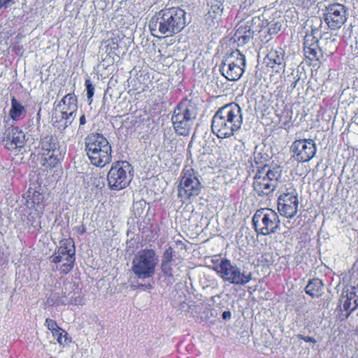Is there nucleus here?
<instances>
[{
    "mask_svg": "<svg viewBox=\"0 0 358 358\" xmlns=\"http://www.w3.org/2000/svg\"><path fill=\"white\" fill-rule=\"evenodd\" d=\"M231 317V313L229 311H224L222 313V318L226 320L227 318H229Z\"/></svg>",
    "mask_w": 358,
    "mask_h": 358,
    "instance_id": "41",
    "label": "nucleus"
},
{
    "mask_svg": "<svg viewBox=\"0 0 358 358\" xmlns=\"http://www.w3.org/2000/svg\"><path fill=\"white\" fill-rule=\"evenodd\" d=\"M134 176V168L127 161H116L107 173L108 186L110 189L120 191L128 187Z\"/></svg>",
    "mask_w": 358,
    "mask_h": 358,
    "instance_id": "10",
    "label": "nucleus"
},
{
    "mask_svg": "<svg viewBox=\"0 0 358 358\" xmlns=\"http://www.w3.org/2000/svg\"><path fill=\"white\" fill-rule=\"evenodd\" d=\"M321 4H322L321 3H317V6L319 7V8H321Z\"/></svg>",
    "mask_w": 358,
    "mask_h": 358,
    "instance_id": "45",
    "label": "nucleus"
},
{
    "mask_svg": "<svg viewBox=\"0 0 358 358\" xmlns=\"http://www.w3.org/2000/svg\"><path fill=\"white\" fill-rule=\"evenodd\" d=\"M260 23V17H254L250 20L241 21L237 25L234 38L239 46L245 45L252 40Z\"/></svg>",
    "mask_w": 358,
    "mask_h": 358,
    "instance_id": "16",
    "label": "nucleus"
},
{
    "mask_svg": "<svg viewBox=\"0 0 358 358\" xmlns=\"http://www.w3.org/2000/svg\"><path fill=\"white\" fill-rule=\"evenodd\" d=\"M85 150L91 164L96 167H104L112 161L111 145L103 134H89L85 139Z\"/></svg>",
    "mask_w": 358,
    "mask_h": 358,
    "instance_id": "3",
    "label": "nucleus"
},
{
    "mask_svg": "<svg viewBox=\"0 0 358 358\" xmlns=\"http://www.w3.org/2000/svg\"><path fill=\"white\" fill-rule=\"evenodd\" d=\"M78 108V99L73 92L64 96L55 106V113L52 117V126L60 131H64L72 124Z\"/></svg>",
    "mask_w": 358,
    "mask_h": 358,
    "instance_id": "7",
    "label": "nucleus"
},
{
    "mask_svg": "<svg viewBox=\"0 0 358 358\" xmlns=\"http://www.w3.org/2000/svg\"><path fill=\"white\" fill-rule=\"evenodd\" d=\"M12 1L13 0H0V9L7 8Z\"/></svg>",
    "mask_w": 358,
    "mask_h": 358,
    "instance_id": "39",
    "label": "nucleus"
},
{
    "mask_svg": "<svg viewBox=\"0 0 358 358\" xmlns=\"http://www.w3.org/2000/svg\"><path fill=\"white\" fill-rule=\"evenodd\" d=\"M201 182L196 175L194 169L185 166L181 173V180L178 186V196L180 199L189 200L192 196H198L201 192Z\"/></svg>",
    "mask_w": 358,
    "mask_h": 358,
    "instance_id": "15",
    "label": "nucleus"
},
{
    "mask_svg": "<svg viewBox=\"0 0 358 358\" xmlns=\"http://www.w3.org/2000/svg\"><path fill=\"white\" fill-rule=\"evenodd\" d=\"M318 14H319L318 20H319L320 22H322V17H321V15L319 13H318Z\"/></svg>",
    "mask_w": 358,
    "mask_h": 358,
    "instance_id": "43",
    "label": "nucleus"
},
{
    "mask_svg": "<svg viewBox=\"0 0 358 358\" xmlns=\"http://www.w3.org/2000/svg\"><path fill=\"white\" fill-rule=\"evenodd\" d=\"M267 68L272 69V73H280L285 68V52L281 48H271L264 58Z\"/></svg>",
    "mask_w": 358,
    "mask_h": 358,
    "instance_id": "20",
    "label": "nucleus"
},
{
    "mask_svg": "<svg viewBox=\"0 0 358 358\" xmlns=\"http://www.w3.org/2000/svg\"><path fill=\"white\" fill-rule=\"evenodd\" d=\"M27 206L36 212L38 217H41L46 206L44 195L38 190L31 191L29 188L27 192Z\"/></svg>",
    "mask_w": 358,
    "mask_h": 358,
    "instance_id": "21",
    "label": "nucleus"
},
{
    "mask_svg": "<svg viewBox=\"0 0 358 358\" xmlns=\"http://www.w3.org/2000/svg\"><path fill=\"white\" fill-rule=\"evenodd\" d=\"M313 282V279L308 280V284L305 288L306 293L311 296H313V287L311 285Z\"/></svg>",
    "mask_w": 358,
    "mask_h": 358,
    "instance_id": "36",
    "label": "nucleus"
},
{
    "mask_svg": "<svg viewBox=\"0 0 358 358\" xmlns=\"http://www.w3.org/2000/svg\"><path fill=\"white\" fill-rule=\"evenodd\" d=\"M174 145H175V143H174L173 140L167 138L164 141V148L169 152H174L175 148H176V146H174Z\"/></svg>",
    "mask_w": 358,
    "mask_h": 358,
    "instance_id": "35",
    "label": "nucleus"
},
{
    "mask_svg": "<svg viewBox=\"0 0 358 358\" xmlns=\"http://www.w3.org/2000/svg\"><path fill=\"white\" fill-rule=\"evenodd\" d=\"M340 302L345 310L349 313L354 310L358 306V287H346L341 294Z\"/></svg>",
    "mask_w": 358,
    "mask_h": 358,
    "instance_id": "22",
    "label": "nucleus"
},
{
    "mask_svg": "<svg viewBox=\"0 0 358 358\" xmlns=\"http://www.w3.org/2000/svg\"><path fill=\"white\" fill-rule=\"evenodd\" d=\"M50 358H52V357H50Z\"/></svg>",
    "mask_w": 358,
    "mask_h": 358,
    "instance_id": "47",
    "label": "nucleus"
},
{
    "mask_svg": "<svg viewBox=\"0 0 358 358\" xmlns=\"http://www.w3.org/2000/svg\"><path fill=\"white\" fill-rule=\"evenodd\" d=\"M13 51L17 55H22L23 53V47L19 44H15L13 47Z\"/></svg>",
    "mask_w": 358,
    "mask_h": 358,
    "instance_id": "38",
    "label": "nucleus"
},
{
    "mask_svg": "<svg viewBox=\"0 0 358 358\" xmlns=\"http://www.w3.org/2000/svg\"><path fill=\"white\" fill-rule=\"evenodd\" d=\"M140 287H144L145 285H141Z\"/></svg>",
    "mask_w": 358,
    "mask_h": 358,
    "instance_id": "46",
    "label": "nucleus"
},
{
    "mask_svg": "<svg viewBox=\"0 0 358 358\" xmlns=\"http://www.w3.org/2000/svg\"><path fill=\"white\" fill-rule=\"evenodd\" d=\"M245 57L238 50L226 53L220 66L222 75L229 81H236L243 76L245 68Z\"/></svg>",
    "mask_w": 358,
    "mask_h": 358,
    "instance_id": "11",
    "label": "nucleus"
},
{
    "mask_svg": "<svg viewBox=\"0 0 358 358\" xmlns=\"http://www.w3.org/2000/svg\"><path fill=\"white\" fill-rule=\"evenodd\" d=\"M66 149L62 148L55 135L41 137L38 144V159L44 170H52L64 159Z\"/></svg>",
    "mask_w": 358,
    "mask_h": 358,
    "instance_id": "4",
    "label": "nucleus"
},
{
    "mask_svg": "<svg viewBox=\"0 0 358 358\" xmlns=\"http://www.w3.org/2000/svg\"><path fill=\"white\" fill-rule=\"evenodd\" d=\"M24 133L18 127L8 128L3 137L4 146L9 150L23 148L26 141Z\"/></svg>",
    "mask_w": 358,
    "mask_h": 358,
    "instance_id": "18",
    "label": "nucleus"
},
{
    "mask_svg": "<svg viewBox=\"0 0 358 358\" xmlns=\"http://www.w3.org/2000/svg\"><path fill=\"white\" fill-rule=\"evenodd\" d=\"M50 261L54 264L65 261L66 262L60 266V273L67 274L71 272L74 267L76 262V250L73 240L72 238L62 240L60 242V245L55 249L53 255L50 256Z\"/></svg>",
    "mask_w": 358,
    "mask_h": 358,
    "instance_id": "13",
    "label": "nucleus"
},
{
    "mask_svg": "<svg viewBox=\"0 0 358 358\" xmlns=\"http://www.w3.org/2000/svg\"><path fill=\"white\" fill-rule=\"evenodd\" d=\"M280 220L278 213L271 208L258 209L252 217L255 231L263 236L270 235L276 231Z\"/></svg>",
    "mask_w": 358,
    "mask_h": 358,
    "instance_id": "12",
    "label": "nucleus"
},
{
    "mask_svg": "<svg viewBox=\"0 0 358 358\" xmlns=\"http://www.w3.org/2000/svg\"><path fill=\"white\" fill-rule=\"evenodd\" d=\"M196 116V105L190 100H182L175 108L171 117L176 133L180 136H188Z\"/></svg>",
    "mask_w": 358,
    "mask_h": 358,
    "instance_id": "6",
    "label": "nucleus"
},
{
    "mask_svg": "<svg viewBox=\"0 0 358 358\" xmlns=\"http://www.w3.org/2000/svg\"><path fill=\"white\" fill-rule=\"evenodd\" d=\"M26 110L24 106L15 96L11 99V107L9 115L13 121H19L24 117Z\"/></svg>",
    "mask_w": 358,
    "mask_h": 358,
    "instance_id": "25",
    "label": "nucleus"
},
{
    "mask_svg": "<svg viewBox=\"0 0 358 358\" xmlns=\"http://www.w3.org/2000/svg\"><path fill=\"white\" fill-rule=\"evenodd\" d=\"M315 288L317 287L316 293H315V296H320L322 295L324 289V285L321 280L319 278H315Z\"/></svg>",
    "mask_w": 358,
    "mask_h": 358,
    "instance_id": "34",
    "label": "nucleus"
},
{
    "mask_svg": "<svg viewBox=\"0 0 358 358\" xmlns=\"http://www.w3.org/2000/svg\"><path fill=\"white\" fill-rule=\"evenodd\" d=\"M271 40V30L266 22L260 18V23L257 28L254 37L253 45L262 48V46Z\"/></svg>",
    "mask_w": 358,
    "mask_h": 358,
    "instance_id": "24",
    "label": "nucleus"
},
{
    "mask_svg": "<svg viewBox=\"0 0 358 358\" xmlns=\"http://www.w3.org/2000/svg\"><path fill=\"white\" fill-rule=\"evenodd\" d=\"M281 176L280 165L265 164L259 167L254 176V191L259 196H268L275 190Z\"/></svg>",
    "mask_w": 358,
    "mask_h": 358,
    "instance_id": "5",
    "label": "nucleus"
},
{
    "mask_svg": "<svg viewBox=\"0 0 358 358\" xmlns=\"http://www.w3.org/2000/svg\"><path fill=\"white\" fill-rule=\"evenodd\" d=\"M105 43V49L107 55L113 58H114L115 56L119 57V55L117 53L119 50L118 40L116 38H111L106 40Z\"/></svg>",
    "mask_w": 358,
    "mask_h": 358,
    "instance_id": "27",
    "label": "nucleus"
},
{
    "mask_svg": "<svg viewBox=\"0 0 358 358\" xmlns=\"http://www.w3.org/2000/svg\"><path fill=\"white\" fill-rule=\"evenodd\" d=\"M313 30H311V34H307L304 36V41H303V51H304V55L306 59V62L309 63V64H311L312 58L311 57L313 56Z\"/></svg>",
    "mask_w": 358,
    "mask_h": 358,
    "instance_id": "26",
    "label": "nucleus"
},
{
    "mask_svg": "<svg viewBox=\"0 0 358 358\" xmlns=\"http://www.w3.org/2000/svg\"><path fill=\"white\" fill-rule=\"evenodd\" d=\"M85 85L87 89V97L90 103H91L94 94V87L89 79L85 80Z\"/></svg>",
    "mask_w": 358,
    "mask_h": 358,
    "instance_id": "32",
    "label": "nucleus"
},
{
    "mask_svg": "<svg viewBox=\"0 0 358 358\" xmlns=\"http://www.w3.org/2000/svg\"><path fill=\"white\" fill-rule=\"evenodd\" d=\"M317 45V48L319 50L320 55H318V52L316 51V48L315 47V57H316L317 60L323 59L324 57V55L326 57H328L329 55L327 52H325L322 50V48L324 43H327L324 41H317L315 42Z\"/></svg>",
    "mask_w": 358,
    "mask_h": 358,
    "instance_id": "29",
    "label": "nucleus"
},
{
    "mask_svg": "<svg viewBox=\"0 0 358 358\" xmlns=\"http://www.w3.org/2000/svg\"><path fill=\"white\" fill-rule=\"evenodd\" d=\"M186 26V12L179 6L164 7L156 12L148 24L155 37H171L180 33Z\"/></svg>",
    "mask_w": 358,
    "mask_h": 358,
    "instance_id": "1",
    "label": "nucleus"
},
{
    "mask_svg": "<svg viewBox=\"0 0 358 358\" xmlns=\"http://www.w3.org/2000/svg\"><path fill=\"white\" fill-rule=\"evenodd\" d=\"M158 263L157 252L153 249L145 248L134 255L131 270L138 278H150L155 275Z\"/></svg>",
    "mask_w": 358,
    "mask_h": 358,
    "instance_id": "9",
    "label": "nucleus"
},
{
    "mask_svg": "<svg viewBox=\"0 0 358 358\" xmlns=\"http://www.w3.org/2000/svg\"><path fill=\"white\" fill-rule=\"evenodd\" d=\"M209 9L204 15V20L208 27H213L220 20L224 7L223 0H210Z\"/></svg>",
    "mask_w": 358,
    "mask_h": 358,
    "instance_id": "23",
    "label": "nucleus"
},
{
    "mask_svg": "<svg viewBox=\"0 0 358 358\" xmlns=\"http://www.w3.org/2000/svg\"><path fill=\"white\" fill-rule=\"evenodd\" d=\"M326 303H327V306H328V304H329V303H328V302L327 303L325 301H322V306H324Z\"/></svg>",
    "mask_w": 358,
    "mask_h": 358,
    "instance_id": "44",
    "label": "nucleus"
},
{
    "mask_svg": "<svg viewBox=\"0 0 358 358\" xmlns=\"http://www.w3.org/2000/svg\"><path fill=\"white\" fill-rule=\"evenodd\" d=\"M173 249L171 247L166 249L163 254L162 262L172 263L173 262Z\"/></svg>",
    "mask_w": 358,
    "mask_h": 358,
    "instance_id": "31",
    "label": "nucleus"
},
{
    "mask_svg": "<svg viewBox=\"0 0 358 358\" xmlns=\"http://www.w3.org/2000/svg\"><path fill=\"white\" fill-rule=\"evenodd\" d=\"M75 231H76V233L79 235H83L84 234L86 233L87 231V227H85V224H81L80 226H76L75 228H74Z\"/></svg>",
    "mask_w": 358,
    "mask_h": 358,
    "instance_id": "37",
    "label": "nucleus"
},
{
    "mask_svg": "<svg viewBox=\"0 0 358 358\" xmlns=\"http://www.w3.org/2000/svg\"><path fill=\"white\" fill-rule=\"evenodd\" d=\"M45 326L51 331V333L60 328L56 321L50 318H47L45 320Z\"/></svg>",
    "mask_w": 358,
    "mask_h": 358,
    "instance_id": "33",
    "label": "nucleus"
},
{
    "mask_svg": "<svg viewBox=\"0 0 358 358\" xmlns=\"http://www.w3.org/2000/svg\"><path fill=\"white\" fill-rule=\"evenodd\" d=\"M212 269L223 281L233 285H244L251 279V273L242 272L241 268L227 258L212 259Z\"/></svg>",
    "mask_w": 358,
    "mask_h": 358,
    "instance_id": "8",
    "label": "nucleus"
},
{
    "mask_svg": "<svg viewBox=\"0 0 358 358\" xmlns=\"http://www.w3.org/2000/svg\"><path fill=\"white\" fill-rule=\"evenodd\" d=\"M241 106L231 102L218 108L211 120V130L219 139L229 138L239 131L243 124Z\"/></svg>",
    "mask_w": 358,
    "mask_h": 358,
    "instance_id": "2",
    "label": "nucleus"
},
{
    "mask_svg": "<svg viewBox=\"0 0 358 358\" xmlns=\"http://www.w3.org/2000/svg\"><path fill=\"white\" fill-rule=\"evenodd\" d=\"M280 194L278 198V210L281 215L293 217L298 211L299 201L296 189L291 182H287L280 189Z\"/></svg>",
    "mask_w": 358,
    "mask_h": 358,
    "instance_id": "14",
    "label": "nucleus"
},
{
    "mask_svg": "<svg viewBox=\"0 0 358 358\" xmlns=\"http://www.w3.org/2000/svg\"><path fill=\"white\" fill-rule=\"evenodd\" d=\"M161 270L164 275L169 278H172L173 276L172 263L162 262Z\"/></svg>",
    "mask_w": 358,
    "mask_h": 358,
    "instance_id": "30",
    "label": "nucleus"
},
{
    "mask_svg": "<svg viewBox=\"0 0 358 358\" xmlns=\"http://www.w3.org/2000/svg\"><path fill=\"white\" fill-rule=\"evenodd\" d=\"M325 11L326 13H323L322 15L331 29L340 28L347 20L345 8L340 3H334L326 7Z\"/></svg>",
    "mask_w": 358,
    "mask_h": 358,
    "instance_id": "17",
    "label": "nucleus"
},
{
    "mask_svg": "<svg viewBox=\"0 0 358 358\" xmlns=\"http://www.w3.org/2000/svg\"><path fill=\"white\" fill-rule=\"evenodd\" d=\"M302 338H303L305 341H307V342H309V341H310V342H313V338H312V337H309V336H308V337H302Z\"/></svg>",
    "mask_w": 358,
    "mask_h": 358,
    "instance_id": "42",
    "label": "nucleus"
},
{
    "mask_svg": "<svg viewBox=\"0 0 358 358\" xmlns=\"http://www.w3.org/2000/svg\"><path fill=\"white\" fill-rule=\"evenodd\" d=\"M52 335L55 338H56L57 343L59 345H64L67 340L68 334L64 329L62 328H59L52 332Z\"/></svg>",
    "mask_w": 358,
    "mask_h": 358,
    "instance_id": "28",
    "label": "nucleus"
},
{
    "mask_svg": "<svg viewBox=\"0 0 358 358\" xmlns=\"http://www.w3.org/2000/svg\"><path fill=\"white\" fill-rule=\"evenodd\" d=\"M291 149L296 161L306 162L313 157V141L311 139L296 140Z\"/></svg>",
    "mask_w": 358,
    "mask_h": 358,
    "instance_id": "19",
    "label": "nucleus"
},
{
    "mask_svg": "<svg viewBox=\"0 0 358 358\" xmlns=\"http://www.w3.org/2000/svg\"><path fill=\"white\" fill-rule=\"evenodd\" d=\"M79 122H80V127L83 126L84 124H85V123H86V118H85V114H83L80 117Z\"/></svg>",
    "mask_w": 358,
    "mask_h": 358,
    "instance_id": "40",
    "label": "nucleus"
}]
</instances>
